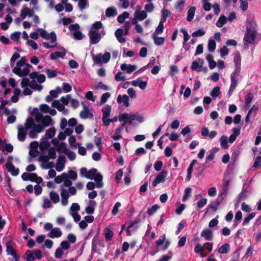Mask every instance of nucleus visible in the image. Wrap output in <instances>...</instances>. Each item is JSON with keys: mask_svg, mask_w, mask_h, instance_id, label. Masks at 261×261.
I'll return each mask as SVG.
<instances>
[{"mask_svg": "<svg viewBox=\"0 0 261 261\" xmlns=\"http://www.w3.org/2000/svg\"><path fill=\"white\" fill-rule=\"evenodd\" d=\"M53 124L54 121L49 116L42 115L39 118V121L35 122L33 118L29 117L24 124V127H18L17 138L19 141H24L28 132L30 138H36L38 134L42 132L45 127Z\"/></svg>", "mask_w": 261, "mask_h": 261, "instance_id": "obj_1", "label": "nucleus"}, {"mask_svg": "<svg viewBox=\"0 0 261 261\" xmlns=\"http://www.w3.org/2000/svg\"><path fill=\"white\" fill-rule=\"evenodd\" d=\"M32 81L30 82L28 78H23L21 82V87L23 89V94L24 95H28L32 94V91L29 88L34 90L41 91L43 86L39 84H41L45 81L46 77L44 74H39L37 72H33L30 74Z\"/></svg>", "mask_w": 261, "mask_h": 261, "instance_id": "obj_2", "label": "nucleus"}, {"mask_svg": "<svg viewBox=\"0 0 261 261\" xmlns=\"http://www.w3.org/2000/svg\"><path fill=\"white\" fill-rule=\"evenodd\" d=\"M32 66L29 64L26 59L22 57L17 62V75L26 76L30 73V68Z\"/></svg>", "mask_w": 261, "mask_h": 261, "instance_id": "obj_3", "label": "nucleus"}, {"mask_svg": "<svg viewBox=\"0 0 261 261\" xmlns=\"http://www.w3.org/2000/svg\"><path fill=\"white\" fill-rule=\"evenodd\" d=\"M86 178L91 180H94L96 182V187L97 188H100L103 187L102 181L103 177L102 175L97 172L96 169L93 168L89 170L86 175Z\"/></svg>", "mask_w": 261, "mask_h": 261, "instance_id": "obj_4", "label": "nucleus"}, {"mask_svg": "<svg viewBox=\"0 0 261 261\" xmlns=\"http://www.w3.org/2000/svg\"><path fill=\"white\" fill-rule=\"evenodd\" d=\"M111 58L110 53L106 52L103 56L101 54H98L95 55H93V61L95 64H101L102 62L103 63H108Z\"/></svg>", "mask_w": 261, "mask_h": 261, "instance_id": "obj_5", "label": "nucleus"}, {"mask_svg": "<svg viewBox=\"0 0 261 261\" xmlns=\"http://www.w3.org/2000/svg\"><path fill=\"white\" fill-rule=\"evenodd\" d=\"M229 180H225L223 181L221 186V190L219 194L218 197L217 205H219L222 202V200L226 197L227 192L229 189Z\"/></svg>", "mask_w": 261, "mask_h": 261, "instance_id": "obj_6", "label": "nucleus"}, {"mask_svg": "<svg viewBox=\"0 0 261 261\" xmlns=\"http://www.w3.org/2000/svg\"><path fill=\"white\" fill-rule=\"evenodd\" d=\"M25 255L28 261H33L35 259H41L43 257L41 251L39 249L33 251L27 250Z\"/></svg>", "mask_w": 261, "mask_h": 261, "instance_id": "obj_7", "label": "nucleus"}, {"mask_svg": "<svg viewBox=\"0 0 261 261\" xmlns=\"http://www.w3.org/2000/svg\"><path fill=\"white\" fill-rule=\"evenodd\" d=\"M240 72L233 71L230 75L231 84L228 93L230 96L238 85V77Z\"/></svg>", "mask_w": 261, "mask_h": 261, "instance_id": "obj_8", "label": "nucleus"}, {"mask_svg": "<svg viewBox=\"0 0 261 261\" xmlns=\"http://www.w3.org/2000/svg\"><path fill=\"white\" fill-rule=\"evenodd\" d=\"M45 39L49 40V42H43L42 44L44 47L49 48L54 47L56 46L57 37L56 34L54 32L51 33L49 35L48 38H46Z\"/></svg>", "mask_w": 261, "mask_h": 261, "instance_id": "obj_9", "label": "nucleus"}, {"mask_svg": "<svg viewBox=\"0 0 261 261\" xmlns=\"http://www.w3.org/2000/svg\"><path fill=\"white\" fill-rule=\"evenodd\" d=\"M82 105L83 107V109L80 113V117L84 119L92 118L93 117V114L90 110L89 106L84 102H82Z\"/></svg>", "mask_w": 261, "mask_h": 261, "instance_id": "obj_10", "label": "nucleus"}, {"mask_svg": "<svg viewBox=\"0 0 261 261\" xmlns=\"http://www.w3.org/2000/svg\"><path fill=\"white\" fill-rule=\"evenodd\" d=\"M69 29L71 31L73 32V36L76 39L81 40L84 37V35L79 31L80 25L78 24H71L69 27Z\"/></svg>", "mask_w": 261, "mask_h": 261, "instance_id": "obj_11", "label": "nucleus"}, {"mask_svg": "<svg viewBox=\"0 0 261 261\" xmlns=\"http://www.w3.org/2000/svg\"><path fill=\"white\" fill-rule=\"evenodd\" d=\"M105 34V32L102 30V33H95V32L89 33L88 35L90 38V43L93 44H95L98 43L101 40L102 36Z\"/></svg>", "mask_w": 261, "mask_h": 261, "instance_id": "obj_12", "label": "nucleus"}, {"mask_svg": "<svg viewBox=\"0 0 261 261\" xmlns=\"http://www.w3.org/2000/svg\"><path fill=\"white\" fill-rule=\"evenodd\" d=\"M135 17L139 21H142L146 19L147 17L146 12L142 10V7L140 5L136 6V10L134 13Z\"/></svg>", "mask_w": 261, "mask_h": 261, "instance_id": "obj_13", "label": "nucleus"}, {"mask_svg": "<svg viewBox=\"0 0 261 261\" xmlns=\"http://www.w3.org/2000/svg\"><path fill=\"white\" fill-rule=\"evenodd\" d=\"M167 175V171L164 170L159 173L152 182V185L153 187H155L158 184L164 182L165 180Z\"/></svg>", "mask_w": 261, "mask_h": 261, "instance_id": "obj_14", "label": "nucleus"}, {"mask_svg": "<svg viewBox=\"0 0 261 261\" xmlns=\"http://www.w3.org/2000/svg\"><path fill=\"white\" fill-rule=\"evenodd\" d=\"M255 37L254 30L251 29L248 26L247 27V33L245 35L244 40L248 43H252L254 42Z\"/></svg>", "mask_w": 261, "mask_h": 261, "instance_id": "obj_15", "label": "nucleus"}, {"mask_svg": "<svg viewBox=\"0 0 261 261\" xmlns=\"http://www.w3.org/2000/svg\"><path fill=\"white\" fill-rule=\"evenodd\" d=\"M135 116L134 114L123 113L119 116V120L121 122L123 121L122 126H124L127 122L129 124L133 122V119Z\"/></svg>", "mask_w": 261, "mask_h": 261, "instance_id": "obj_16", "label": "nucleus"}, {"mask_svg": "<svg viewBox=\"0 0 261 261\" xmlns=\"http://www.w3.org/2000/svg\"><path fill=\"white\" fill-rule=\"evenodd\" d=\"M66 162V159L64 156L59 155L55 165L56 169L59 172L62 171L64 168Z\"/></svg>", "mask_w": 261, "mask_h": 261, "instance_id": "obj_17", "label": "nucleus"}, {"mask_svg": "<svg viewBox=\"0 0 261 261\" xmlns=\"http://www.w3.org/2000/svg\"><path fill=\"white\" fill-rule=\"evenodd\" d=\"M101 112L102 113V121L103 123L110 117L112 106L108 105H106L102 108Z\"/></svg>", "mask_w": 261, "mask_h": 261, "instance_id": "obj_18", "label": "nucleus"}, {"mask_svg": "<svg viewBox=\"0 0 261 261\" xmlns=\"http://www.w3.org/2000/svg\"><path fill=\"white\" fill-rule=\"evenodd\" d=\"M52 107L56 108L59 111L63 112L64 115L68 114V110L65 109L64 106L59 100H54L52 102Z\"/></svg>", "mask_w": 261, "mask_h": 261, "instance_id": "obj_19", "label": "nucleus"}, {"mask_svg": "<svg viewBox=\"0 0 261 261\" xmlns=\"http://www.w3.org/2000/svg\"><path fill=\"white\" fill-rule=\"evenodd\" d=\"M62 235V231L61 229L59 227H54L47 234V237L54 239V238H59L61 237Z\"/></svg>", "mask_w": 261, "mask_h": 261, "instance_id": "obj_20", "label": "nucleus"}, {"mask_svg": "<svg viewBox=\"0 0 261 261\" xmlns=\"http://www.w3.org/2000/svg\"><path fill=\"white\" fill-rule=\"evenodd\" d=\"M102 24L100 21H96L91 27L89 33L95 32V33H102Z\"/></svg>", "mask_w": 261, "mask_h": 261, "instance_id": "obj_21", "label": "nucleus"}, {"mask_svg": "<svg viewBox=\"0 0 261 261\" xmlns=\"http://www.w3.org/2000/svg\"><path fill=\"white\" fill-rule=\"evenodd\" d=\"M66 50L61 48L60 51H55L50 55V58L53 60H55L58 58H63L66 55Z\"/></svg>", "mask_w": 261, "mask_h": 261, "instance_id": "obj_22", "label": "nucleus"}, {"mask_svg": "<svg viewBox=\"0 0 261 261\" xmlns=\"http://www.w3.org/2000/svg\"><path fill=\"white\" fill-rule=\"evenodd\" d=\"M233 61L236 67L234 71L240 72L241 58L240 54L236 53L234 54Z\"/></svg>", "mask_w": 261, "mask_h": 261, "instance_id": "obj_23", "label": "nucleus"}, {"mask_svg": "<svg viewBox=\"0 0 261 261\" xmlns=\"http://www.w3.org/2000/svg\"><path fill=\"white\" fill-rule=\"evenodd\" d=\"M201 236L206 241H211L213 239V231L210 229H205L201 233Z\"/></svg>", "mask_w": 261, "mask_h": 261, "instance_id": "obj_24", "label": "nucleus"}, {"mask_svg": "<svg viewBox=\"0 0 261 261\" xmlns=\"http://www.w3.org/2000/svg\"><path fill=\"white\" fill-rule=\"evenodd\" d=\"M34 13V10L25 7L21 11L20 16L22 19H24L27 16L32 17Z\"/></svg>", "mask_w": 261, "mask_h": 261, "instance_id": "obj_25", "label": "nucleus"}, {"mask_svg": "<svg viewBox=\"0 0 261 261\" xmlns=\"http://www.w3.org/2000/svg\"><path fill=\"white\" fill-rule=\"evenodd\" d=\"M117 101L118 103H122L124 106L128 107L129 105V97L126 95H118L117 99Z\"/></svg>", "mask_w": 261, "mask_h": 261, "instance_id": "obj_26", "label": "nucleus"}, {"mask_svg": "<svg viewBox=\"0 0 261 261\" xmlns=\"http://www.w3.org/2000/svg\"><path fill=\"white\" fill-rule=\"evenodd\" d=\"M96 205V202L95 200H91L89 201L88 205L85 208V212L88 214H93L95 210V207Z\"/></svg>", "mask_w": 261, "mask_h": 261, "instance_id": "obj_27", "label": "nucleus"}, {"mask_svg": "<svg viewBox=\"0 0 261 261\" xmlns=\"http://www.w3.org/2000/svg\"><path fill=\"white\" fill-rule=\"evenodd\" d=\"M6 248H7V252L8 254L11 255L13 256L15 261H16V252L13 249L11 242H9L6 244Z\"/></svg>", "mask_w": 261, "mask_h": 261, "instance_id": "obj_28", "label": "nucleus"}, {"mask_svg": "<svg viewBox=\"0 0 261 261\" xmlns=\"http://www.w3.org/2000/svg\"><path fill=\"white\" fill-rule=\"evenodd\" d=\"M121 69L123 71H126L128 73H131L136 69V66L130 64H122L121 65Z\"/></svg>", "mask_w": 261, "mask_h": 261, "instance_id": "obj_29", "label": "nucleus"}, {"mask_svg": "<svg viewBox=\"0 0 261 261\" xmlns=\"http://www.w3.org/2000/svg\"><path fill=\"white\" fill-rule=\"evenodd\" d=\"M123 35V31L121 29H117L115 33V35L118 41L121 43H123L126 41L125 38L122 37Z\"/></svg>", "mask_w": 261, "mask_h": 261, "instance_id": "obj_30", "label": "nucleus"}, {"mask_svg": "<svg viewBox=\"0 0 261 261\" xmlns=\"http://www.w3.org/2000/svg\"><path fill=\"white\" fill-rule=\"evenodd\" d=\"M49 146L50 142L48 141V139L44 137L41 139L39 148L41 151H44L47 149Z\"/></svg>", "mask_w": 261, "mask_h": 261, "instance_id": "obj_31", "label": "nucleus"}, {"mask_svg": "<svg viewBox=\"0 0 261 261\" xmlns=\"http://www.w3.org/2000/svg\"><path fill=\"white\" fill-rule=\"evenodd\" d=\"M152 37L153 39L154 43L156 45H161L164 44L165 42V39L164 37H158L155 33H153Z\"/></svg>", "mask_w": 261, "mask_h": 261, "instance_id": "obj_32", "label": "nucleus"}, {"mask_svg": "<svg viewBox=\"0 0 261 261\" xmlns=\"http://www.w3.org/2000/svg\"><path fill=\"white\" fill-rule=\"evenodd\" d=\"M56 129L55 127H51L46 130L44 138L47 139H52L56 134Z\"/></svg>", "mask_w": 261, "mask_h": 261, "instance_id": "obj_33", "label": "nucleus"}, {"mask_svg": "<svg viewBox=\"0 0 261 261\" xmlns=\"http://www.w3.org/2000/svg\"><path fill=\"white\" fill-rule=\"evenodd\" d=\"M74 2H77L78 6L80 8V11H83L86 8L89 7V1L88 0H73Z\"/></svg>", "mask_w": 261, "mask_h": 261, "instance_id": "obj_34", "label": "nucleus"}, {"mask_svg": "<svg viewBox=\"0 0 261 261\" xmlns=\"http://www.w3.org/2000/svg\"><path fill=\"white\" fill-rule=\"evenodd\" d=\"M50 200L55 204L60 201V196L58 193L52 191L49 194Z\"/></svg>", "mask_w": 261, "mask_h": 261, "instance_id": "obj_35", "label": "nucleus"}, {"mask_svg": "<svg viewBox=\"0 0 261 261\" xmlns=\"http://www.w3.org/2000/svg\"><path fill=\"white\" fill-rule=\"evenodd\" d=\"M196 11L195 7H190L187 12V19L188 21L190 22L192 20L195 15Z\"/></svg>", "mask_w": 261, "mask_h": 261, "instance_id": "obj_36", "label": "nucleus"}, {"mask_svg": "<svg viewBox=\"0 0 261 261\" xmlns=\"http://www.w3.org/2000/svg\"><path fill=\"white\" fill-rule=\"evenodd\" d=\"M105 239L107 241H110L114 234V233L112 230L109 228L106 227L103 230Z\"/></svg>", "mask_w": 261, "mask_h": 261, "instance_id": "obj_37", "label": "nucleus"}, {"mask_svg": "<svg viewBox=\"0 0 261 261\" xmlns=\"http://www.w3.org/2000/svg\"><path fill=\"white\" fill-rule=\"evenodd\" d=\"M31 114L32 116L34 117V122L39 121V118L42 115L38 108H34Z\"/></svg>", "mask_w": 261, "mask_h": 261, "instance_id": "obj_38", "label": "nucleus"}, {"mask_svg": "<svg viewBox=\"0 0 261 261\" xmlns=\"http://www.w3.org/2000/svg\"><path fill=\"white\" fill-rule=\"evenodd\" d=\"M39 147V144L38 142L37 141H34L31 143L30 144V148H31V150L30 151V154L31 155L35 156V155L33 154V153L38 152L37 151V149Z\"/></svg>", "mask_w": 261, "mask_h": 261, "instance_id": "obj_39", "label": "nucleus"}, {"mask_svg": "<svg viewBox=\"0 0 261 261\" xmlns=\"http://www.w3.org/2000/svg\"><path fill=\"white\" fill-rule=\"evenodd\" d=\"M206 59L207 61L208 62L210 68L211 69H214L216 66V63L214 60L213 55L211 54L208 55L206 57Z\"/></svg>", "mask_w": 261, "mask_h": 261, "instance_id": "obj_40", "label": "nucleus"}, {"mask_svg": "<svg viewBox=\"0 0 261 261\" xmlns=\"http://www.w3.org/2000/svg\"><path fill=\"white\" fill-rule=\"evenodd\" d=\"M230 250V246L228 244H224L222 245L218 249V252L220 254H226Z\"/></svg>", "mask_w": 261, "mask_h": 261, "instance_id": "obj_41", "label": "nucleus"}, {"mask_svg": "<svg viewBox=\"0 0 261 261\" xmlns=\"http://www.w3.org/2000/svg\"><path fill=\"white\" fill-rule=\"evenodd\" d=\"M111 96V94L109 92H106L103 94L101 96L100 101L97 103V105L101 106L104 105L108 100V98Z\"/></svg>", "mask_w": 261, "mask_h": 261, "instance_id": "obj_42", "label": "nucleus"}, {"mask_svg": "<svg viewBox=\"0 0 261 261\" xmlns=\"http://www.w3.org/2000/svg\"><path fill=\"white\" fill-rule=\"evenodd\" d=\"M6 167L8 171L11 173L13 176H16V169L12 163H7L6 164Z\"/></svg>", "mask_w": 261, "mask_h": 261, "instance_id": "obj_43", "label": "nucleus"}, {"mask_svg": "<svg viewBox=\"0 0 261 261\" xmlns=\"http://www.w3.org/2000/svg\"><path fill=\"white\" fill-rule=\"evenodd\" d=\"M117 14V10L114 7L108 8L106 11V15L107 17L114 16Z\"/></svg>", "mask_w": 261, "mask_h": 261, "instance_id": "obj_44", "label": "nucleus"}, {"mask_svg": "<svg viewBox=\"0 0 261 261\" xmlns=\"http://www.w3.org/2000/svg\"><path fill=\"white\" fill-rule=\"evenodd\" d=\"M45 72L48 78L49 79H52L56 77L57 75V73H61L60 72L57 71L56 70L49 69H47Z\"/></svg>", "mask_w": 261, "mask_h": 261, "instance_id": "obj_45", "label": "nucleus"}, {"mask_svg": "<svg viewBox=\"0 0 261 261\" xmlns=\"http://www.w3.org/2000/svg\"><path fill=\"white\" fill-rule=\"evenodd\" d=\"M227 21V18L224 15H221L217 21L216 25L219 28H221L226 23Z\"/></svg>", "mask_w": 261, "mask_h": 261, "instance_id": "obj_46", "label": "nucleus"}, {"mask_svg": "<svg viewBox=\"0 0 261 261\" xmlns=\"http://www.w3.org/2000/svg\"><path fill=\"white\" fill-rule=\"evenodd\" d=\"M57 151L66 154L68 151V149L66 148V144L65 143H61L58 145L57 147Z\"/></svg>", "mask_w": 261, "mask_h": 261, "instance_id": "obj_47", "label": "nucleus"}, {"mask_svg": "<svg viewBox=\"0 0 261 261\" xmlns=\"http://www.w3.org/2000/svg\"><path fill=\"white\" fill-rule=\"evenodd\" d=\"M68 175L66 173H62L61 175L55 177V181L57 184L61 183L64 179L68 178Z\"/></svg>", "mask_w": 261, "mask_h": 261, "instance_id": "obj_48", "label": "nucleus"}, {"mask_svg": "<svg viewBox=\"0 0 261 261\" xmlns=\"http://www.w3.org/2000/svg\"><path fill=\"white\" fill-rule=\"evenodd\" d=\"M129 14L127 12H124L122 14H120L117 17V21L122 23L124 22L126 18H128Z\"/></svg>", "mask_w": 261, "mask_h": 261, "instance_id": "obj_49", "label": "nucleus"}, {"mask_svg": "<svg viewBox=\"0 0 261 261\" xmlns=\"http://www.w3.org/2000/svg\"><path fill=\"white\" fill-rule=\"evenodd\" d=\"M216 43L214 39H210L207 44V48L210 52H214L216 49Z\"/></svg>", "mask_w": 261, "mask_h": 261, "instance_id": "obj_50", "label": "nucleus"}, {"mask_svg": "<svg viewBox=\"0 0 261 261\" xmlns=\"http://www.w3.org/2000/svg\"><path fill=\"white\" fill-rule=\"evenodd\" d=\"M220 145L221 147L224 149L227 148L228 145V142H227V137L225 136H222L220 139Z\"/></svg>", "mask_w": 261, "mask_h": 261, "instance_id": "obj_51", "label": "nucleus"}, {"mask_svg": "<svg viewBox=\"0 0 261 261\" xmlns=\"http://www.w3.org/2000/svg\"><path fill=\"white\" fill-rule=\"evenodd\" d=\"M36 31L37 33H38V35H40L41 37H42L43 39L48 38V37L49 36V35L50 34H48L45 30L43 29H38L36 30Z\"/></svg>", "mask_w": 261, "mask_h": 261, "instance_id": "obj_52", "label": "nucleus"}, {"mask_svg": "<svg viewBox=\"0 0 261 261\" xmlns=\"http://www.w3.org/2000/svg\"><path fill=\"white\" fill-rule=\"evenodd\" d=\"M56 150L55 147H51L48 149V156L51 159H55L56 158Z\"/></svg>", "mask_w": 261, "mask_h": 261, "instance_id": "obj_53", "label": "nucleus"}, {"mask_svg": "<svg viewBox=\"0 0 261 261\" xmlns=\"http://www.w3.org/2000/svg\"><path fill=\"white\" fill-rule=\"evenodd\" d=\"M71 99L70 95H67L65 96H63L59 100L64 106L67 105Z\"/></svg>", "mask_w": 261, "mask_h": 261, "instance_id": "obj_54", "label": "nucleus"}, {"mask_svg": "<svg viewBox=\"0 0 261 261\" xmlns=\"http://www.w3.org/2000/svg\"><path fill=\"white\" fill-rule=\"evenodd\" d=\"M180 32L184 35L183 45H185L186 44L187 42L190 39V36L188 34L187 31L184 29H181L180 30Z\"/></svg>", "mask_w": 261, "mask_h": 261, "instance_id": "obj_55", "label": "nucleus"}, {"mask_svg": "<svg viewBox=\"0 0 261 261\" xmlns=\"http://www.w3.org/2000/svg\"><path fill=\"white\" fill-rule=\"evenodd\" d=\"M220 94L219 87H215L211 92V96L213 97H217Z\"/></svg>", "mask_w": 261, "mask_h": 261, "instance_id": "obj_56", "label": "nucleus"}, {"mask_svg": "<svg viewBox=\"0 0 261 261\" xmlns=\"http://www.w3.org/2000/svg\"><path fill=\"white\" fill-rule=\"evenodd\" d=\"M164 29V22L162 21H161L156 28L155 32L153 33H155L156 35L157 34H161L163 33Z\"/></svg>", "mask_w": 261, "mask_h": 261, "instance_id": "obj_57", "label": "nucleus"}, {"mask_svg": "<svg viewBox=\"0 0 261 261\" xmlns=\"http://www.w3.org/2000/svg\"><path fill=\"white\" fill-rule=\"evenodd\" d=\"M159 208V206L157 204L153 205L150 208L147 210V213L148 215L151 216L153 215Z\"/></svg>", "mask_w": 261, "mask_h": 261, "instance_id": "obj_58", "label": "nucleus"}, {"mask_svg": "<svg viewBox=\"0 0 261 261\" xmlns=\"http://www.w3.org/2000/svg\"><path fill=\"white\" fill-rule=\"evenodd\" d=\"M205 33V32L203 29H199L196 31H194L192 34V36L193 37H201L203 36Z\"/></svg>", "mask_w": 261, "mask_h": 261, "instance_id": "obj_59", "label": "nucleus"}, {"mask_svg": "<svg viewBox=\"0 0 261 261\" xmlns=\"http://www.w3.org/2000/svg\"><path fill=\"white\" fill-rule=\"evenodd\" d=\"M201 63H202V61H201ZM202 64H199V63L196 61H193L191 65V69L193 70H200Z\"/></svg>", "mask_w": 261, "mask_h": 261, "instance_id": "obj_60", "label": "nucleus"}, {"mask_svg": "<svg viewBox=\"0 0 261 261\" xmlns=\"http://www.w3.org/2000/svg\"><path fill=\"white\" fill-rule=\"evenodd\" d=\"M60 247L64 250H67L70 248V245L67 241H63L61 242Z\"/></svg>", "mask_w": 261, "mask_h": 261, "instance_id": "obj_61", "label": "nucleus"}, {"mask_svg": "<svg viewBox=\"0 0 261 261\" xmlns=\"http://www.w3.org/2000/svg\"><path fill=\"white\" fill-rule=\"evenodd\" d=\"M172 252L169 251L167 254L163 255L159 261H169L172 258Z\"/></svg>", "mask_w": 261, "mask_h": 261, "instance_id": "obj_62", "label": "nucleus"}, {"mask_svg": "<svg viewBox=\"0 0 261 261\" xmlns=\"http://www.w3.org/2000/svg\"><path fill=\"white\" fill-rule=\"evenodd\" d=\"M145 11L147 12H151L154 10V7L152 3L149 2V3L146 4L144 6Z\"/></svg>", "mask_w": 261, "mask_h": 261, "instance_id": "obj_63", "label": "nucleus"}, {"mask_svg": "<svg viewBox=\"0 0 261 261\" xmlns=\"http://www.w3.org/2000/svg\"><path fill=\"white\" fill-rule=\"evenodd\" d=\"M61 93V89L60 87L57 88L55 90H51L49 92V94L53 97H57L59 94Z\"/></svg>", "mask_w": 261, "mask_h": 261, "instance_id": "obj_64", "label": "nucleus"}]
</instances>
